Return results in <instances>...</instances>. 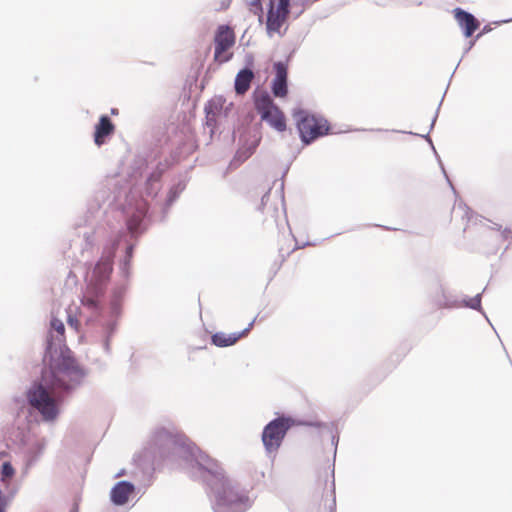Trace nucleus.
I'll return each mask as SVG.
<instances>
[{"instance_id": "nucleus-17", "label": "nucleus", "mask_w": 512, "mask_h": 512, "mask_svg": "<svg viewBox=\"0 0 512 512\" xmlns=\"http://www.w3.org/2000/svg\"><path fill=\"white\" fill-rule=\"evenodd\" d=\"M15 474V470L12 467L10 462H4L1 469L2 481H5L7 478H12Z\"/></svg>"}, {"instance_id": "nucleus-22", "label": "nucleus", "mask_w": 512, "mask_h": 512, "mask_svg": "<svg viewBox=\"0 0 512 512\" xmlns=\"http://www.w3.org/2000/svg\"><path fill=\"white\" fill-rule=\"evenodd\" d=\"M111 113H112V114H117V109H112V110H111Z\"/></svg>"}, {"instance_id": "nucleus-1", "label": "nucleus", "mask_w": 512, "mask_h": 512, "mask_svg": "<svg viewBox=\"0 0 512 512\" xmlns=\"http://www.w3.org/2000/svg\"><path fill=\"white\" fill-rule=\"evenodd\" d=\"M83 371L76 361L61 355L52 359L42 371L39 383H34L26 397L31 407L36 409L45 421H53L59 414L61 393L75 388L83 378Z\"/></svg>"}, {"instance_id": "nucleus-7", "label": "nucleus", "mask_w": 512, "mask_h": 512, "mask_svg": "<svg viewBox=\"0 0 512 512\" xmlns=\"http://www.w3.org/2000/svg\"><path fill=\"white\" fill-rule=\"evenodd\" d=\"M290 0H270L267 12L266 29L270 36L280 33L289 14Z\"/></svg>"}, {"instance_id": "nucleus-14", "label": "nucleus", "mask_w": 512, "mask_h": 512, "mask_svg": "<svg viewBox=\"0 0 512 512\" xmlns=\"http://www.w3.org/2000/svg\"><path fill=\"white\" fill-rule=\"evenodd\" d=\"M115 131V125L112 123L107 115H102L99 122L95 126L94 142L97 146L105 143L106 138L112 135Z\"/></svg>"}, {"instance_id": "nucleus-6", "label": "nucleus", "mask_w": 512, "mask_h": 512, "mask_svg": "<svg viewBox=\"0 0 512 512\" xmlns=\"http://www.w3.org/2000/svg\"><path fill=\"white\" fill-rule=\"evenodd\" d=\"M236 41L234 30L228 25H220L214 36V60L220 63L228 62L233 54L229 50Z\"/></svg>"}, {"instance_id": "nucleus-15", "label": "nucleus", "mask_w": 512, "mask_h": 512, "mask_svg": "<svg viewBox=\"0 0 512 512\" xmlns=\"http://www.w3.org/2000/svg\"><path fill=\"white\" fill-rule=\"evenodd\" d=\"M133 492V484L127 481H121L117 483L111 490V500L116 505H124L128 502Z\"/></svg>"}, {"instance_id": "nucleus-20", "label": "nucleus", "mask_w": 512, "mask_h": 512, "mask_svg": "<svg viewBox=\"0 0 512 512\" xmlns=\"http://www.w3.org/2000/svg\"><path fill=\"white\" fill-rule=\"evenodd\" d=\"M68 324H69L72 328H74L75 330H78L79 325H80L79 321H78L77 319H75V318H72V317H69V318H68Z\"/></svg>"}, {"instance_id": "nucleus-12", "label": "nucleus", "mask_w": 512, "mask_h": 512, "mask_svg": "<svg viewBox=\"0 0 512 512\" xmlns=\"http://www.w3.org/2000/svg\"><path fill=\"white\" fill-rule=\"evenodd\" d=\"M254 325V320L241 332L225 333L217 332L211 336L212 343L217 347H228L236 344L241 338L246 337Z\"/></svg>"}, {"instance_id": "nucleus-16", "label": "nucleus", "mask_w": 512, "mask_h": 512, "mask_svg": "<svg viewBox=\"0 0 512 512\" xmlns=\"http://www.w3.org/2000/svg\"><path fill=\"white\" fill-rule=\"evenodd\" d=\"M254 79V73L252 70L245 68L240 70L235 78V91L239 95L245 94Z\"/></svg>"}, {"instance_id": "nucleus-2", "label": "nucleus", "mask_w": 512, "mask_h": 512, "mask_svg": "<svg viewBox=\"0 0 512 512\" xmlns=\"http://www.w3.org/2000/svg\"><path fill=\"white\" fill-rule=\"evenodd\" d=\"M296 128L303 144L309 145L330 132V124L324 117L310 114L304 110L293 112Z\"/></svg>"}, {"instance_id": "nucleus-11", "label": "nucleus", "mask_w": 512, "mask_h": 512, "mask_svg": "<svg viewBox=\"0 0 512 512\" xmlns=\"http://www.w3.org/2000/svg\"><path fill=\"white\" fill-rule=\"evenodd\" d=\"M105 293V288L98 284L88 283L82 296L81 303L92 311H98L100 308L101 298Z\"/></svg>"}, {"instance_id": "nucleus-19", "label": "nucleus", "mask_w": 512, "mask_h": 512, "mask_svg": "<svg viewBox=\"0 0 512 512\" xmlns=\"http://www.w3.org/2000/svg\"><path fill=\"white\" fill-rule=\"evenodd\" d=\"M51 327L53 330H55L58 334H60L62 337H64L65 327L61 320L57 318H53L51 320Z\"/></svg>"}, {"instance_id": "nucleus-3", "label": "nucleus", "mask_w": 512, "mask_h": 512, "mask_svg": "<svg viewBox=\"0 0 512 512\" xmlns=\"http://www.w3.org/2000/svg\"><path fill=\"white\" fill-rule=\"evenodd\" d=\"M255 108L261 119L267 121L275 130L283 132L287 128L286 117L280 108L274 104L267 93H262L255 98Z\"/></svg>"}, {"instance_id": "nucleus-21", "label": "nucleus", "mask_w": 512, "mask_h": 512, "mask_svg": "<svg viewBox=\"0 0 512 512\" xmlns=\"http://www.w3.org/2000/svg\"><path fill=\"white\" fill-rule=\"evenodd\" d=\"M251 5L254 6L256 8V10L258 11H261V3H260V0H253L251 2Z\"/></svg>"}, {"instance_id": "nucleus-5", "label": "nucleus", "mask_w": 512, "mask_h": 512, "mask_svg": "<svg viewBox=\"0 0 512 512\" xmlns=\"http://www.w3.org/2000/svg\"><path fill=\"white\" fill-rule=\"evenodd\" d=\"M292 425L290 418L279 417L268 423L262 433V442L268 453L276 452L288 429Z\"/></svg>"}, {"instance_id": "nucleus-4", "label": "nucleus", "mask_w": 512, "mask_h": 512, "mask_svg": "<svg viewBox=\"0 0 512 512\" xmlns=\"http://www.w3.org/2000/svg\"><path fill=\"white\" fill-rule=\"evenodd\" d=\"M249 506V498L232 486H223L218 492L215 512H242Z\"/></svg>"}, {"instance_id": "nucleus-8", "label": "nucleus", "mask_w": 512, "mask_h": 512, "mask_svg": "<svg viewBox=\"0 0 512 512\" xmlns=\"http://www.w3.org/2000/svg\"><path fill=\"white\" fill-rule=\"evenodd\" d=\"M192 467L196 469L197 473H199L204 480H208V475L219 480L224 478L223 469L219 462L204 453L197 455L195 464Z\"/></svg>"}, {"instance_id": "nucleus-9", "label": "nucleus", "mask_w": 512, "mask_h": 512, "mask_svg": "<svg viewBox=\"0 0 512 512\" xmlns=\"http://www.w3.org/2000/svg\"><path fill=\"white\" fill-rule=\"evenodd\" d=\"M113 257L112 251L104 253L100 260L95 265L89 283L103 286L105 288L110 275L113 271Z\"/></svg>"}, {"instance_id": "nucleus-10", "label": "nucleus", "mask_w": 512, "mask_h": 512, "mask_svg": "<svg viewBox=\"0 0 512 512\" xmlns=\"http://www.w3.org/2000/svg\"><path fill=\"white\" fill-rule=\"evenodd\" d=\"M453 15L460 28L463 30L465 37H471L479 28V21L469 12L461 8H455Z\"/></svg>"}, {"instance_id": "nucleus-13", "label": "nucleus", "mask_w": 512, "mask_h": 512, "mask_svg": "<svg viewBox=\"0 0 512 512\" xmlns=\"http://www.w3.org/2000/svg\"><path fill=\"white\" fill-rule=\"evenodd\" d=\"M275 78L272 82V92L276 97L284 98L288 93L287 66L282 62L274 64Z\"/></svg>"}, {"instance_id": "nucleus-18", "label": "nucleus", "mask_w": 512, "mask_h": 512, "mask_svg": "<svg viewBox=\"0 0 512 512\" xmlns=\"http://www.w3.org/2000/svg\"><path fill=\"white\" fill-rule=\"evenodd\" d=\"M255 147H249L246 149H240L238 150L236 157L240 161H245L248 159L253 153H254Z\"/></svg>"}]
</instances>
